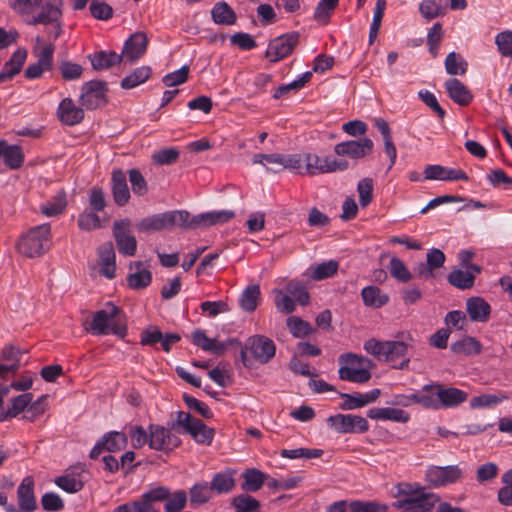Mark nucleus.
Listing matches in <instances>:
<instances>
[{
    "mask_svg": "<svg viewBox=\"0 0 512 512\" xmlns=\"http://www.w3.org/2000/svg\"><path fill=\"white\" fill-rule=\"evenodd\" d=\"M86 331L92 334H114L121 338L126 335V325L122 311L113 303H106L105 307L97 311Z\"/></svg>",
    "mask_w": 512,
    "mask_h": 512,
    "instance_id": "obj_1",
    "label": "nucleus"
},
{
    "mask_svg": "<svg viewBox=\"0 0 512 512\" xmlns=\"http://www.w3.org/2000/svg\"><path fill=\"white\" fill-rule=\"evenodd\" d=\"M400 340L378 341L370 338L364 343V350L380 361H393L406 355L412 346L413 337L409 332H401Z\"/></svg>",
    "mask_w": 512,
    "mask_h": 512,
    "instance_id": "obj_2",
    "label": "nucleus"
},
{
    "mask_svg": "<svg viewBox=\"0 0 512 512\" xmlns=\"http://www.w3.org/2000/svg\"><path fill=\"white\" fill-rule=\"evenodd\" d=\"M338 361L340 364L338 373L341 380L366 383L371 379V370L374 368V364L369 358L355 353H344L339 356Z\"/></svg>",
    "mask_w": 512,
    "mask_h": 512,
    "instance_id": "obj_3",
    "label": "nucleus"
},
{
    "mask_svg": "<svg viewBox=\"0 0 512 512\" xmlns=\"http://www.w3.org/2000/svg\"><path fill=\"white\" fill-rule=\"evenodd\" d=\"M51 246V230L48 224L31 228L17 242V250L27 258L42 256Z\"/></svg>",
    "mask_w": 512,
    "mask_h": 512,
    "instance_id": "obj_4",
    "label": "nucleus"
},
{
    "mask_svg": "<svg viewBox=\"0 0 512 512\" xmlns=\"http://www.w3.org/2000/svg\"><path fill=\"white\" fill-rule=\"evenodd\" d=\"M187 219H189L188 211L174 210L145 217L136 224V228L140 232L161 231L174 226L185 229Z\"/></svg>",
    "mask_w": 512,
    "mask_h": 512,
    "instance_id": "obj_5",
    "label": "nucleus"
},
{
    "mask_svg": "<svg viewBox=\"0 0 512 512\" xmlns=\"http://www.w3.org/2000/svg\"><path fill=\"white\" fill-rule=\"evenodd\" d=\"M402 498L394 506L401 509V512H431L439 497L434 493L425 492L424 488L415 491H400Z\"/></svg>",
    "mask_w": 512,
    "mask_h": 512,
    "instance_id": "obj_6",
    "label": "nucleus"
},
{
    "mask_svg": "<svg viewBox=\"0 0 512 512\" xmlns=\"http://www.w3.org/2000/svg\"><path fill=\"white\" fill-rule=\"evenodd\" d=\"M276 347L273 341L263 335H255L247 340L246 347L241 351L243 363L248 365V353L261 364L268 363L275 355Z\"/></svg>",
    "mask_w": 512,
    "mask_h": 512,
    "instance_id": "obj_7",
    "label": "nucleus"
},
{
    "mask_svg": "<svg viewBox=\"0 0 512 512\" xmlns=\"http://www.w3.org/2000/svg\"><path fill=\"white\" fill-rule=\"evenodd\" d=\"M348 162L336 160L328 156L321 157L315 153H304V174L309 176L343 171L347 169Z\"/></svg>",
    "mask_w": 512,
    "mask_h": 512,
    "instance_id": "obj_8",
    "label": "nucleus"
},
{
    "mask_svg": "<svg viewBox=\"0 0 512 512\" xmlns=\"http://www.w3.org/2000/svg\"><path fill=\"white\" fill-rule=\"evenodd\" d=\"M177 424L199 444H211L214 430L205 425L201 420L194 418L186 412H179Z\"/></svg>",
    "mask_w": 512,
    "mask_h": 512,
    "instance_id": "obj_9",
    "label": "nucleus"
},
{
    "mask_svg": "<svg viewBox=\"0 0 512 512\" xmlns=\"http://www.w3.org/2000/svg\"><path fill=\"white\" fill-rule=\"evenodd\" d=\"M463 471L458 465L437 466L431 465L425 473L426 482L435 488L444 487L460 481Z\"/></svg>",
    "mask_w": 512,
    "mask_h": 512,
    "instance_id": "obj_10",
    "label": "nucleus"
},
{
    "mask_svg": "<svg viewBox=\"0 0 512 512\" xmlns=\"http://www.w3.org/2000/svg\"><path fill=\"white\" fill-rule=\"evenodd\" d=\"M106 83L93 80L83 84L79 97L80 105L87 110H94L107 103Z\"/></svg>",
    "mask_w": 512,
    "mask_h": 512,
    "instance_id": "obj_11",
    "label": "nucleus"
},
{
    "mask_svg": "<svg viewBox=\"0 0 512 512\" xmlns=\"http://www.w3.org/2000/svg\"><path fill=\"white\" fill-rule=\"evenodd\" d=\"M113 236L121 254L133 256L136 253L137 241L132 235V223L128 218L113 223Z\"/></svg>",
    "mask_w": 512,
    "mask_h": 512,
    "instance_id": "obj_12",
    "label": "nucleus"
},
{
    "mask_svg": "<svg viewBox=\"0 0 512 512\" xmlns=\"http://www.w3.org/2000/svg\"><path fill=\"white\" fill-rule=\"evenodd\" d=\"M329 426L338 433H365L369 430L368 421L354 414H336L327 419Z\"/></svg>",
    "mask_w": 512,
    "mask_h": 512,
    "instance_id": "obj_13",
    "label": "nucleus"
},
{
    "mask_svg": "<svg viewBox=\"0 0 512 512\" xmlns=\"http://www.w3.org/2000/svg\"><path fill=\"white\" fill-rule=\"evenodd\" d=\"M34 479L32 476H26L17 488L16 507L10 503L7 506V512H34L38 505L34 493Z\"/></svg>",
    "mask_w": 512,
    "mask_h": 512,
    "instance_id": "obj_14",
    "label": "nucleus"
},
{
    "mask_svg": "<svg viewBox=\"0 0 512 512\" xmlns=\"http://www.w3.org/2000/svg\"><path fill=\"white\" fill-rule=\"evenodd\" d=\"M148 37L146 33L137 31L133 33L124 43L120 57L125 64H132L140 59L147 50Z\"/></svg>",
    "mask_w": 512,
    "mask_h": 512,
    "instance_id": "obj_15",
    "label": "nucleus"
},
{
    "mask_svg": "<svg viewBox=\"0 0 512 512\" xmlns=\"http://www.w3.org/2000/svg\"><path fill=\"white\" fill-rule=\"evenodd\" d=\"M178 436L160 425L149 426V447L159 451H170L180 445Z\"/></svg>",
    "mask_w": 512,
    "mask_h": 512,
    "instance_id": "obj_16",
    "label": "nucleus"
},
{
    "mask_svg": "<svg viewBox=\"0 0 512 512\" xmlns=\"http://www.w3.org/2000/svg\"><path fill=\"white\" fill-rule=\"evenodd\" d=\"M298 40L299 34L297 33H289L273 39L269 43L266 57L271 62H277L287 57L297 45Z\"/></svg>",
    "mask_w": 512,
    "mask_h": 512,
    "instance_id": "obj_17",
    "label": "nucleus"
},
{
    "mask_svg": "<svg viewBox=\"0 0 512 512\" xmlns=\"http://www.w3.org/2000/svg\"><path fill=\"white\" fill-rule=\"evenodd\" d=\"M234 216L235 213L232 210L211 211L198 214L187 219L185 229L206 228L213 225L223 224L228 222Z\"/></svg>",
    "mask_w": 512,
    "mask_h": 512,
    "instance_id": "obj_18",
    "label": "nucleus"
},
{
    "mask_svg": "<svg viewBox=\"0 0 512 512\" xmlns=\"http://www.w3.org/2000/svg\"><path fill=\"white\" fill-rule=\"evenodd\" d=\"M168 496V487L154 486L145 491L138 499L134 500L135 512H160L155 505L156 502H163Z\"/></svg>",
    "mask_w": 512,
    "mask_h": 512,
    "instance_id": "obj_19",
    "label": "nucleus"
},
{
    "mask_svg": "<svg viewBox=\"0 0 512 512\" xmlns=\"http://www.w3.org/2000/svg\"><path fill=\"white\" fill-rule=\"evenodd\" d=\"M373 150V142L369 138H363L358 141H346L338 143L334 151L340 156H349L353 159L363 158Z\"/></svg>",
    "mask_w": 512,
    "mask_h": 512,
    "instance_id": "obj_20",
    "label": "nucleus"
},
{
    "mask_svg": "<svg viewBox=\"0 0 512 512\" xmlns=\"http://www.w3.org/2000/svg\"><path fill=\"white\" fill-rule=\"evenodd\" d=\"M64 0H45L41 11L33 15L28 21L31 25L44 24L61 20L63 15Z\"/></svg>",
    "mask_w": 512,
    "mask_h": 512,
    "instance_id": "obj_21",
    "label": "nucleus"
},
{
    "mask_svg": "<svg viewBox=\"0 0 512 512\" xmlns=\"http://www.w3.org/2000/svg\"><path fill=\"white\" fill-rule=\"evenodd\" d=\"M57 116L61 123L75 126L83 121L84 110L82 106H77L71 98H64L58 106Z\"/></svg>",
    "mask_w": 512,
    "mask_h": 512,
    "instance_id": "obj_22",
    "label": "nucleus"
},
{
    "mask_svg": "<svg viewBox=\"0 0 512 512\" xmlns=\"http://www.w3.org/2000/svg\"><path fill=\"white\" fill-rule=\"evenodd\" d=\"M423 174L425 180H468V176L463 170L450 169L441 165H427Z\"/></svg>",
    "mask_w": 512,
    "mask_h": 512,
    "instance_id": "obj_23",
    "label": "nucleus"
},
{
    "mask_svg": "<svg viewBox=\"0 0 512 512\" xmlns=\"http://www.w3.org/2000/svg\"><path fill=\"white\" fill-rule=\"evenodd\" d=\"M437 395L438 409L456 407L467 399V393L463 390L454 387L445 388L441 384H438Z\"/></svg>",
    "mask_w": 512,
    "mask_h": 512,
    "instance_id": "obj_24",
    "label": "nucleus"
},
{
    "mask_svg": "<svg viewBox=\"0 0 512 512\" xmlns=\"http://www.w3.org/2000/svg\"><path fill=\"white\" fill-rule=\"evenodd\" d=\"M100 273L108 279H113L116 272L115 251L111 242H106L98 249Z\"/></svg>",
    "mask_w": 512,
    "mask_h": 512,
    "instance_id": "obj_25",
    "label": "nucleus"
},
{
    "mask_svg": "<svg viewBox=\"0 0 512 512\" xmlns=\"http://www.w3.org/2000/svg\"><path fill=\"white\" fill-rule=\"evenodd\" d=\"M466 311L471 321L485 323L491 314L490 304L482 297H470L466 301Z\"/></svg>",
    "mask_w": 512,
    "mask_h": 512,
    "instance_id": "obj_26",
    "label": "nucleus"
},
{
    "mask_svg": "<svg viewBox=\"0 0 512 512\" xmlns=\"http://www.w3.org/2000/svg\"><path fill=\"white\" fill-rule=\"evenodd\" d=\"M481 272L478 265H469L466 270L457 269L452 271L448 276L451 285L459 289H469L473 287L475 276Z\"/></svg>",
    "mask_w": 512,
    "mask_h": 512,
    "instance_id": "obj_27",
    "label": "nucleus"
},
{
    "mask_svg": "<svg viewBox=\"0 0 512 512\" xmlns=\"http://www.w3.org/2000/svg\"><path fill=\"white\" fill-rule=\"evenodd\" d=\"M445 88L449 97L461 106L469 105L473 100V94L467 86L456 78H450L445 82Z\"/></svg>",
    "mask_w": 512,
    "mask_h": 512,
    "instance_id": "obj_28",
    "label": "nucleus"
},
{
    "mask_svg": "<svg viewBox=\"0 0 512 512\" xmlns=\"http://www.w3.org/2000/svg\"><path fill=\"white\" fill-rule=\"evenodd\" d=\"M112 194L114 202L119 206H124L130 199L126 175L122 170H116L112 174Z\"/></svg>",
    "mask_w": 512,
    "mask_h": 512,
    "instance_id": "obj_29",
    "label": "nucleus"
},
{
    "mask_svg": "<svg viewBox=\"0 0 512 512\" xmlns=\"http://www.w3.org/2000/svg\"><path fill=\"white\" fill-rule=\"evenodd\" d=\"M367 416L373 420H390L398 423H406L410 419L409 414L404 410L391 407L371 408Z\"/></svg>",
    "mask_w": 512,
    "mask_h": 512,
    "instance_id": "obj_30",
    "label": "nucleus"
},
{
    "mask_svg": "<svg viewBox=\"0 0 512 512\" xmlns=\"http://www.w3.org/2000/svg\"><path fill=\"white\" fill-rule=\"evenodd\" d=\"M131 273L127 276V282L132 289H142L147 287L152 280L151 272L142 268V262L138 261L130 264Z\"/></svg>",
    "mask_w": 512,
    "mask_h": 512,
    "instance_id": "obj_31",
    "label": "nucleus"
},
{
    "mask_svg": "<svg viewBox=\"0 0 512 512\" xmlns=\"http://www.w3.org/2000/svg\"><path fill=\"white\" fill-rule=\"evenodd\" d=\"M212 19L216 24L233 25L237 16L234 10L224 1L217 2L211 10Z\"/></svg>",
    "mask_w": 512,
    "mask_h": 512,
    "instance_id": "obj_32",
    "label": "nucleus"
},
{
    "mask_svg": "<svg viewBox=\"0 0 512 512\" xmlns=\"http://www.w3.org/2000/svg\"><path fill=\"white\" fill-rule=\"evenodd\" d=\"M242 477L244 482L241 488L245 492H256L261 489L267 476L260 470L255 468L246 469Z\"/></svg>",
    "mask_w": 512,
    "mask_h": 512,
    "instance_id": "obj_33",
    "label": "nucleus"
},
{
    "mask_svg": "<svg viewBox=\"0 0 512 512\" xmlns=\"http://www.w3.org/2000/svg\"><path fill=\"white\" fill-rule=\"evenodd\" d=\"M192 340L195 345L202 348L204 351H209L217 355L223 354L225 351L224 344L216 339L208 338L202 330H195L192 334Z\"/></svg>",
    "mask_w": 512,
    "mask_h": 512,
    "instance_id": "obj_34",
    "label": "nucleus"
},
{
    "mask_svg": "<svg viewBox=\"0 0 512 512\" xmlns=\"http://www.w3.org/2000/svg\"><path fill=\"white\" fill-rule=\"evenodd\" d=\"M361 296L364 304L373 308H380L386 305L389 301V296L375 286H367L363 288Z\"/></svg>",
    "mask_w": 512,
    "mask_h": 512,
    "instance_id": "obj_35",
    "label": "nucleus"
},
{
    "mask_svg": "<svg viewBox=\"0 0 512 512\" xmlns=\"http://www.w3.org/2000/svg\"><path fill=\"white\" fill-rule=\"evenodd\" d=\"M253 163L262 164L266 166L269 172L273 173H279L284 170L283 154L279 153L255 154L253 156Z\"/></svg>",
    "mask_w": 512,
    "mask_h": 512,
    "instance_id": "obj_36",
    "label": "nucleus"
},
{
    "mask_svg": "<svg viewBox=\"0 0 512 512\" xmlns=\"http://www.w3.org/2000/svg\"><path fill=\"white\" fill-rule=\"evenodd\" d=\"M90 61L95 70H104L121 63L122 59L115 52L100 51L90 56Z\"/></svg>",
    "mask_w": 512,
    "mask_h": 512,
    "instance_id": "obj_37",
    "label": "nucleus"
},
{
    "mask_svg": "<svg viewBox=\"0 0 512 512\" xmlns=\"http://www.w3.org/2000/svg\"><path fill=\"white\" fill-rule=\"evenodd\" d=\"M191 505H202L207 503L213 496V491L207 482L195 483L189 490Z\"/></svg>",
    "mask_w": 512,
    "mask_h": 512,
    "instance_id": "obj_38",
    "label": "nucleus"
},
{
    "mask_svg": "<svg viewBox=\"0 0 512 512\" xmlns=\"http://www.w3.org/2000/svg\"><path fill=\"white\" fill-rule=\"evenodd\" d=\"M508 399L509 396L502 392L498 394H481L471 399L470 407L472 409L491 408Z\"/></svg>",
    "mask_w": 512,
    "mask_h": 512,
    "instance_id": "obj_39",
    "label": "nucleus"
},
{
    "mask_svg": "<svg viewBox=\"0 0 512 512\" xmlns=\"http://www.w3.org/2000/svg\"><path fill=\"white\" fill-rule=\"evenodd\" d=\"M33 401V395L31 393H23L11 400V405L5 413H0V420H4L7 417L13 418L23 412L29 404Z\"/></svg>",
    "mask_w": 512,
    "mask_h": 512,
    "instance_id": "obj_40",
    "label": "nucleus"
},
{
    "mask_svg": "<svg viewBox=\"0 0 512 512\" xmlns=\"http://www.w3.org/2000/svg\"><path fill=\"white\" fill-rule=\"evenodd\" d=\"M481 343L474 337L466 336L451 345V350L457 354L476 355L481 352Z\"/></svg>",
    "mask_w": 512,
    "mask_h": 512,
    "instance_id": "obj_41",
    "label": "nucleus"
},
{
    "mask_svg": "<svg viewBox=\"0 0 512 512\" xmlns=\"http://www.w3.org/2000/svg\"><path fill=\"white\" fill-rule=\"evenodd\" d=\"M210 486L217 494L229 493L235 487V479L231 472L217 473L213 476Z\"/></svg>",
    "mask_w": 512,
    "mask_h": 512,
    "instance_id": "obj_42",
    "label": "nucleus"
},
{
    "mask_svg": "<svg viewBox=\"0 0 512 512\" xmlns=\"http://www.w3.org/2000/svg\"><path fill=\"white\" fill-rule=\"evenodd\" d=\"M101 445H103L105 450L109 452L122 450L127 445V436L123 432H108L103 435Z\"/></svg>",
    "mask_w": 512,
    "mask_h": 512,
    "instance_id": "obj_43",
    "label": "nucleus"
},
{
    "mask_svg": "<svg viewBox=\"0 0 512 512\" xmlns=\"http://www.w3.org/2000/svg\"><path fill=\"white\" fill-rule=\"evenodd\" d=\"M151 68L149 66H141L136 68L131 74L121 81V87L124 89H132L149 79Z\"/></svg>",
    "mask_w": 512,
    "mask_h": 512,
    "instance_id": "obj_44",
    "label": "nucleus"
},
{
    "mask_svg": "<svg viewBox=\"0 0 512 512\" xmlns=\"http://www.w3.org/2000/svg\"><path fill=\"white\" fill-rule=\"evenodd\" d=\"M66 206V194L64 192H59L50 201L41 205L40 210L45 216L53 217L62 213Z\"/></svg>",
    "mask_w": 512,
    "mask_h": 512,
    "instance_id": "obj_45",
    "label": "nucleus"
},
{
    "mask_svg": "<svg viewBox=\"0 0 512 512\" xmlns=\"http://www.w3.org/2000/svg\"><path fill=\"white\" fill-rule=\"evenodd\" d=\"M163 502H165V512H180L187 504V493L184 490H177L171 493L168 488V496Z\"/></svg>",
    "mask_w": 512,
    "mask_h": 512,
    "instance_id": "obj_46",
    "label": "nucleus"
},
{
    "mask_svg": "<svg viewBox=\"0 0 512 512\" xmlns=\"http://www.w3.org/2000/svg\"><path fill=\"white\" fill-rule=\"evenodd\" d=\"M260 298V288L258 285L248 286L241 294L239 303L243 310L247 312L254 311L258 306Z\"/></svg>",
    "mask_w": 512,
    "mask_h": 512,
    "instance_id": "obj_47",
    "label": "nucleus"
},
{
    "mask_svg": "<svg viewBox=\"0 0 512 512\" xmlns=\"http://www.w3.org/2000/svg\"><path fill=\"white\" fill-rule=\"evenodd\" d=\"M338 267V263L334 260L320 263L310 268V278L314 281L330 278L336 274Z\"/></svg>",
    "mask_w": 512,
    "mask_h": 512,
    "instance_id": "obj_48",
    "label": "nucleus"
},
{
    "mask_svg": "<svg viewBox=\"0 0 512 512\" xmlns=\"http://www.w3.org/2000/svg\"><path fill=\"white\" fill-rule=\"evenodd\" d=\"M232 505L236 512H259L260 510V502L248 494H240L234 497Z\"/></svg>",
    "mask_w": 512,
    "mask_h": 512,
    "instance_id": "obj_49",
    "label": "nucleus"
},
{
    "mask_svg": "<svg viewBox=\"0 0 512 512\" xmlns=\"http://www.w3.org/2000/svg\"><path fill=\"white\" fill-rule=\"evenodd\" d=\"M286 324L290 333L296 338L305 337L314 332V329L308 322L297 316L289 317Z\"/></svg>",
    "mask_w": 512,
    "mask_h": 512,
    "instance_id": "obj_50",
    "label": "nucleus"
},
{
    "mask_svg": "<svg viewBox=\"0 0 512 512\" xmlns=\"http://www.w3.org/2000/svg\"><path fill=\"white\" fill-rule=\"evenodd\" d=\"M286 293L293 297L300 305L305 306L309 303L310 296L303 283L297 280H290L286 284Z\"/></svg>",
    "mask_w": 512,
    "mask_h": 512,
    "instance_id": "obj_51",
    "label": "nucleus"
},
{
    "mask_svg": "<svg viewBox=\"0 0 512 512\" xmlns=\"http://www.w3.org/2000/svg\"><path fill=\"white\" fill-rule=\"evenodd\" d=\"M3 160L5 165L10 169L20 168L24 162V154L22 149L17 145H9L7 143Z\"/></svg>",
    "mask_w": 512,
    "mask_h": 512,
    "instance_id": "obj_52",
    "label": "nucleus"
},
{
    "mask_svg": "<svg viewBox=\"0 0 512 512\" xmlns=\"http://www.w3.org/2000/svg\"><path fill=\"white\" fill-rule=\"evenodd\" d=\"M275 295L274 304L276 309L284 314L293 313L296 309V304L293 298L281 289H274Z\"/></svg>",
    "mask_w": 512,
    "mask_h": 512,
    "instance_id": "obj_53",
    "label": "nucleus"
},
{
    "mask_svg": "<svg viewBox=\"0 0 512 512\" xmlns=\"http://www.w3.org/2000/svg\"><path fill=\"white\" fill-rule=\"evenodd\" d=\"M467 62L455 52L448 54L445 60V69L450 75H463L467 71Z\"/></svg>",
    "mask_w": 512,
    "mask_h": 512,
    "instance_id": "obj_54",
    "label": "nucleus"
},
{
    "mask_svg": "<svg viewBox=\"0 0 512 512\" xmlns=\"http://www.w3.org/2000/svg\"><path fill=\"white\" fill-rule=\"evenodd\" d=\"M438 383L425 385L421 390L420 405L427 409H438Z\"/></svg>",
    "mask_w": 512,
    "mask_h": 512,
    "instance_id": "obj_55",
    "label": "nucleus"
},
{
    "mask_svg": "<svg viewBox=\"0 0 512 512\" xmlns=\"http://www.w3.org/2000/svg\"><path fill=\"white\" fill-rule=\"evenodd\" d=\"M350 512H387L388 506L375 501L355 500L349 503Z\"/></svg>",
    "mask_w": 512,
    "mask_h": 512,
    "instance_id": "obj_56",
    "label": "nucleus"
},
{
    "mask_svg": "<svg viewBox=\"0 0 512 512\" xmlns=\"http://www.w3.org/2000/svg\"><path fill=\"white\" fill-rule=\"evenodd\" d=\"M373 180L371 178H363L357 184V192L359 195V203L362 208L367 207L373 200Z\"/></svg>",
    "mask_w": 512,
    "mask_h": 512,
    "instance_id": "obj_57",
    "label": "nucleus"
},
{
    "mask_svg": "<svg viewBox=\"0 0 512 512\" xmlns=\"http://www.w3.org/2000/svg\"><path fill=\"white\" fill-rule=\"evenodd\" d=\"M390 274L399 282H408L412 279L411 272L407 269L402 260L392 257L389 264Z\"/></svg>",
    "mask_w": 512,
    "mask_h": 512,
    "instance_id": "obj_58",
    "label": "nucleus"
},
{
    "mask_svg": "<svg viewBox=\"0 0 512 512\" xmlns=\"http://www.w3.org/2000/svg\"><path fill=\"white\" fill-rule=\"evenodd\" d=\"M55 483L58 487L68 493H76L83 488L82 480L73 474L60 476L55 480Z\"/></svg>",
    "mask_w": 512,
    "mask_h": 512,
    "instance_id": "obj_59",
    "label": "nucleus"
},
{
    "mask_svg": "<svg viewBox=\"0 0 512 512\" xmlns=\"http://www.w3.org/2000/svg\"><path fill=\"white\" fill-rule=\"evenodd\" d=\"M386 7V0H377L375 10H374V16L373 21L370 27L369 32V41L370 43H373V41L376 39L378 35L379 28L381 26V21L384 15V10Z\"/></svg>",
    "mask_w": 512,
    "mask_h": 512,
    "instance_id": "obj_60",
    "label": "nucleus"
},
{
    "mask_svg": "<svg viewBox=\"0 0 512 512\" xmlns=\"http://www.w3.org/2000/svg\"><path fill=\"white\" fill-rule=\"evenodd\" d=\"M26 57L27 50L19 48L12 54L11 58L5 63L4 66L15 76L21 71Z\"/></svg>",
    "mask_w": 512,
    "mask_h": 512,
    "instance_id": "obj_61",
    "label": "nucleus"
},
{
    "mask_svg": "<svg viewBox=\"0 0 512 512\" xmlns=\"http://www.w3.org/2000/svg\"><path fill=\"white\" fill-rule=\"evenodd\" d=\"M78 226L85 231H91L101 227L100 218L92 211H84L79 215Z\"/></svg>",
    "mask_w": 512,
    "mask_h": 512,
    "instance_id": "obj_62",
    "label": "nucleus"
},
{
    "mask_svg": "<svg viewBox=\"0 0 512 512\" xmlns=\"http://www.w3.org/2000/svg\"><path fill=\"white\" fill-rule=\"evenodd\" d=\"M499 468L493 462H487L478 467L476 471V479L479 483H485L495 479L498 475Z\"/></svg>",
    "mask_w": 512,
    "mask_h": 512,
    "instance_id": "obj_63",
    "label": "nucleus"
},
{
    "mask_svg": "<svg viewBox=\"0 0 512 512\" xmlns=\"http://www.w3.org/2000/svg\"><path fill=\"white\" fill-rule=\"evenodd\" d=\"M495 42L503 56L512 57V31L507 30L497 34Z\"/></svg>",
    "mask_w": 512,
    "mask_h": 512,
    "instance_id": "obj_64",
    "label": "nucleus"
}]
</instances>
